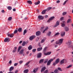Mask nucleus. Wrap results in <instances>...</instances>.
<instances>
[{"instance_id":"19","label":"nucleus","mask_w":73,"mask_h":73,"mask_svg":"<svg viewBox=\"0 0 73 73\" xmlns=\"http://www.w3.org/2000/svg\"><path fill=\"white\" fill-rule=\"evenodd\" d=\"M65 59H64L62 60L60 62V64H63V63H64V62L65 61Z\"/></svg>"},{"instance_id":"61","label":"nucleus","mask_w":73,"mask_h":73,"mask_svg":"<svg viewBox=\"0 0 73 73\" xmlns=\"http://www.w3.org/2000/svg\"><path fill=\"white\" fill-rule=\"evenodd\" d=\"M48 17V16L47 15H46L45 16V18H47V17Z\"/></svg>"},{"instance_id":"21","label":"nucleus","mask_w":73,"mask_h":73,"mask_svg":"<svg viewBox=\"0 0 73 73\" xmlns=\"http://www.w3.org/2000/svg\"><path fill=\"white\" fill-rule=\"evenodd\" d=\"M40 1H38V2H35V5H38V4H40Z\"/></svg>"},{"instance_id":"36","label":"nucleus","mask_w":73,"mask_h":73,"mask_svg":"<svg viewBox=\"0 0 73 73\" xmlns=\"http://www.w3.org/2000/svg\"><path fill=\"white\" fill-rule=\"evenodd\" d=\"M72 66V65H70L69 66H68L67 67H66V68H67V69H68L69 68H71V67Z\"/></svg>"},{"instance_id":"31","label":"nucleus","mask_w":73,"mask_h":73,"mask_svg":"<svg viewBox=\"0 0 73 73\" xmlns=\"http://www.w3.org/2000/svg\"><path fill=\"white\" fill-rule=\"evenodd\" d=\"M64 29L66 31H69V29L67 27H65Z\"/></svg>"},{"instance_id":"64","label":"nucleus","mask_w":73,"mask_h":73,"mask_svg":"<svg viewBox=\"0 0 73 73\" xmlns=\"http://www.w3.org/2000/svg\"><path fill=\"white\" fill-rule=\"evenodd\" d=\"M8 73H13V72H9Z\"/></svg>"},{"instance_id":"20","label":"nucleus","mask_w":73,"mask_h":73,"mask_svg":"<svg viewBox=\"0 0 73 73\" xmlns=\"http://www.w3.org/2000/svg\"><path fill=\"white\" fill-rule=\"evenodd\" d=\"M38 70V68H37L36 69H34L33 71V72L34 73H35L36 72H37V70Z\"/></svg>"},{"instance_id":"26","label":"nucleus","mask_w":73,"mask_h":73,"mask_svg":"<svg viewBox=\"0 0 73 73\" xmlns=\"http://www.w3.org/2000/svg\"><path fill=\"white\" fill-rule=\"evenodd\" d=\"M31 62L30 61H29V62H28L27 63H26L25 64V66H26V65H28L29 64V63Z\"/></svg>"},{"instance_id":"49","label":"nucleus","mask_w":73,"mask_h":73,"mask_svg":"<svg viewBox=\"0 0 73 73\" xmlns=\"http://www.w3.org/2000/svg\"><path fill=\"white\" fill-rule=\"evenodd\" d=\"M23 62V61L22 60H21L19 61V63L20 64H22Z\"/></svg>"},{"instance_id":"15","label":"nucleus","mask_w":73,"mask_h":73,"mask_svg":"<svg viewBox=\"0 0 73 73\" xmlns=\"http://www.w3.org/2000/svg\"><path fill=\"white\" fill-rule=\"evenodd\" d=\"M29 50H31L32 49V46L31 45H30L28 47Z\"/></svg>"},{"instance_id":"53","label":"nucleus","mask_w":73,"mask_h":73,"mask_svg":"<svg viewBox=\"0 0 73 73\" xmlns=\"http://www.w3.org/2000/svg\"><path fill=\"white\" fill-rule=\"evenodd\" d=\"M48 72V70H46L44 72V73H47V72Z\"/></svg>"},{"instance_id":"33","label":"nucleus","mask_w":73,"mask_h":73,"mask_svg":"<svg viewBox=\"0 0 73 73\" xmlns=\"http://www.w3.org/2000/svg\"><path fill=\"white\" fill-rule=\"evenodd\" d=\"M12 19V17H9L8 19V21H11Z\"/></svg>"},{"instance_id":"40","label":"nucleus","mask_w":73,"mask_h":73,"mask_svg":"<svg viewBox=\"0 0 73 73\" xmlns=\"http://www.w3.org/2000/svg\"><path fill=\"white\" fill-rule=\"evenodd\" d=\"M60 35V33H57L55 34V35L54 36H57V35Z\"/></svg>"},{"instance_id":"1","label":"nucleus","mask_w":73,"mask_h":73,"mask_svg":"<svg viewBox=\"0 0 73 73\" xmlns=\"http://www.w3.org/2000/svg\"><path fill=\"white\" fill-rule=\"evenodd\" d=\"M63 40H64V39L62 38L58 40V41H57L56 42V44H62L63 42Z\"/></svg>"},{"instance_id":"18","label":"nucleus","mask_w":73,"mask_h":73,"mask_svg":"<svg viewBox=\"0 0 73 73\" xmlns=\"http://www.w3.org/2000/svg\"><path fill=\"white\" fill-rule=\"evenodd\" d=\"M44 59H42L40 60L39 61V63L40 64H41L43 62H44Z\"/></svg>"},{"instance_id":"57","label":"nucleus","mask_w":73,"mask_h":73,"mask_svg":"<svg viewBox=\"0 0 73 73\" xmlns=\"http://www.w3.org/2000/svg\"><path fill=\"white\" fill-rule=\"evenodd\" d=\"M5 11L4 10H3L1 11V12L2 13H4V12Z\"/></svg>"},{"instance_id":"50","label":"nucleus","mask_w":73,"mask_h":73,"mask_svg":"<svg viewBox=\"0 0 73 73\" xmlns=\"http://www.w3.org/2000/svg\"><path fill=\"white\" fill-rule=\"evenodd\" d=\"M53 61V59H51L49 60V61H50V62H51L52 61Z\"/></svg>"},{"instance_id":"24","label":"nucleus","mask_w":73,"mask_h":73,"mask_svg":"<svg viewBox=\"0 0 73 73\" xmlns=\"http://www.w3.org/2000/svg\"><path fill=\"white\" fill-rule=\"evenodd\" d=\"M29 71V70H28V69L25 70L24 71V73H28Z\"/></svg>"},{"instance_id":"23","label":"nucleus","mask_w":73,"mask_h":73,"mask_svg":"<svg viewBox=\"0 0 73 73\" xmlns=\"http://www.w3.org/2000/svg\"><path fill=\"white\" fill-rule=\"evenodd\" d=\"M23 52H24V49H22L20 51L19 54H23Z\"/></svg>"},{"instance_id":"43","label":"nucleus","mask_w":73,"mask_h":73,"mask_svg":"<svg viewBox=\"0 0 73 73\" xmlns=\"http://www.w3.org/2000/svg\"><path fill=\"white\" fill-rule=\"evenodd\" d=\"M35 51H36V48L33 49L32 50L33 52H35Z\"/></svg>"},{"instance_id":"63","label":"nucleus","mask_w":73,"mask_h":73,"mask_svg":"<svg viewBox=\"0 0 73 73\" xmlns=\"http://www.w3.org/2000/svg\"><path fill=\"white\" fill-rule=\"evenodd\" d=\"M22 41H20L19 42V44H21L22 43Z\"/></svg>"},{"instance_id":"54","label":"nucleus","mask_w":73,"mask_h":73,"mask_svg":"<svg viewBox=\"0 0 73 73\" xmlns=\"http://www.w3.org/2000/svg\"><path fill=\"white\" fill-rule=\"evenodd\" d=\"M46 49H47V47H46L44 48V51H45V50H46Z\"/></svg>"},{"instance_id":"8","label":"nucleus","mask_w":73,"mask_h":73,"mask_svg":"<svg viewBox=\"0 0 73 73\" xmlns=\"http://www.w3.org/2000/svg\"><path fill=\"white\" fill-rule=\"evenodd\" d=\"M62 24L61 26L62 27H64L65 26V23L66 22L65 21L62 22Z\"/></svg>"},{"instance_id":"45","label":"nucleus","mask_w":73,"mask_h":73,"mask_svg":"<svg viewBox=\"0 0 73 73\" xmlns=\"http://www.w3.org/2000/svg\"><path fill=\"white\" fill-rule=\"evenodd\" d=\"M58 69L60 70V71H62V70L61 68L60 67H58Z\"/></svg>"},{"instance_id":"51","label":"nucleus","mask_w":73,"mask_h":73,"mask_svg":"<svg viewBox=\"0 0 73 73\" xmlns=\"http://www.w3.org/2000/svg\"><path fill=\"white\" fill-rule=\"evenodd\" d=\"M51 34V32H49V33L48 34V36H49L50 35V34Z\"/></svg>"},{"instance_id":"58","label":"nucleus","mask_w":73,"mask_h":73,"mask_svg":"<svg viewBox=\"0 0 73 73\" xmlns=\"http://www.w3.org/2000/svg\"><path fill=\"white\" fill-rule=\"evenodd\" d=\"M60 1H59V0H58L56 1V3H60Z\"/></svg>"},{"instance_id":"47","label":"nucleus","mask_w":73,"mask_h":73,"mask_svg":"<svg viewBox=\"0 0 73 73\" xmlns=\"http://www.w3.org/2000/svg\"><path fill=\"white\" fill-rule=\"evenodd\" d=\"M64 17H62L60 19V20L62 21V20H63V19H64Z\"/></svg>"},{"instance_id":"37","label":"nucleus","mask_w":73,"mask_h":73,"mask_svg":"<svg viewBox=\"0 0 73 73\" xmlns=\"http://www.w3.org/2000/svg\"><path fill=\"white\" fill-rule=\"evenodd\" d=\"M17 32H18V31H17V30H15L14 31V34H16V33H17Z\"/></svg>"},{"instance_id":"52","label":"nucleus","mask_w":73,"mask_h":73,"mask_svg":"<svg viewBox=\"0 0 73 73\" xmlns=\"http://www.w3.org/2000/svg\"><path fill=\"white\" fill-rule=\"evenodd\" d=\"M16 49H14L13 50V53H15V52H16Z\"/></svg>"},{"instance_id":"6","label":"nucleus","mask_w":73,"mask_h":73,"mask_svg":"<svg viewBox=\"0 0 73 73\" xmlns=\"http://www.w3.org/2000/svg\"><path fill=\"white\" fill-rule=\"evenodd\" d=\"M60 25V21H57L56 22V24L54 26V27H57L58 25Z\"/></svg>"},{"instance_id":"10","label":"nucleus","mask_w":73,"mask_h":73,"mask_svg":"<svg viewBox=\"0 0 73 73\" xmlns=\"http://www.w3.org/2000/svg\"><path fill=\"white\" fill-rule=\"evenodd\" d=\"M35 37V36H30L29 38V39L30 40H32Z\"/></svg>"},{"instance_id":"14","label":"nucleus","mask_w":73,"mask_h":73,"mask_svg":"<svg viewBox=\"0 0 73 73\" xmlns=\"http://www.w3.org/2000/svg\"><path fill=\"white\" fill-rule=\"evenodd\" d=\"M42 49V47H39L37 48V51H40V50H41Z\"/></svg>"},{"instance_id":"13","label":"nucleus","mask_w":73,"mask_h":73,"mask_svg":"<svg viewBox=\"0 0 73 73\" xmlns=\"http://www.w3.org/2000/svg\"><path fill=\"white\" fill-rule=\"evenodd\" d=\"M46 68V67H44L43 68H42L41 70V72H44V71L45 70Z\"/></svg>"},{"instance_id":"35","label":"nucleus","mask_w":73,"mask_h":73,"mask_svg":"<svg viewBox=\"0 0 73 73\" xmlns=\"http://www.w3.org/2000/svg\"><path fill=\"white\" fill-rule=\"evenodd\" d=\"M45 39H42L40 42L41 43H43V42H44L45 41Z\"/></svg>"},{"instance_id":"5","label":"nucleus","mask_w":73,"mask_h":73,"mask_svg":"<svg viewBox=\"0 0 73 73\" xmlns=\"http://www.w3.org/2000/svg\"><path fill=\"white\" fill-rule=\"evenodd\" d=\"M38 18L39 20H43L44 19V17L42 16V15H39L38 16Z\"/></svg>"},{"instance_id":"46","label":"nucleus","mask_w":73,"mask_h":73,"mask_svg":"<svg viewBox=\"0 0 73 73\" xmlns=\"http://www.w3.org/2000/svg\"><path fill=\"white\" fill-rule=\"evenodd\" d=\"M18 64V63H15L14 64V66H17V65Z\"/></svg>"},{"instance_id":"38","label":"nucleus","mask_w":73,"mask_h":73,"mask_svg":"<svg viewBox=\"0 0 73 73\" xmlns=\"http://www.w3.org/2000/svg\"><path fill=\"white\" fill-rule=\"evenodd\" d=\"M21 49V46H20L18 48V51L19 52V51H20Z\"/></svg>"},{"instance_id":"12","label":"nucleus","mask_w":73,"mask_h":73,"mask_svg":"<svg viewBox=\"0 0 73 73\" xmlns=\"http://www.w3.org/2000/svg\"><path fill=\"white\" fill-rule=\"evenodd\" d=\"M59 62H60V59L59 58H58L55 61V63L56 64H58Z\"/></svg>"},{"instance_id":"34","label":"nucleus","mask_w":73,"mask_h":73,"mask_svg":"<svg viewBox=\"0 0 73 73\" xmlns=\"http://www.w3.org/2000/svg\"><path fill=\"white\" fill-rule=\"evenodd\" d=\"M26 44V42H23V44H22V46H25V45Z\"/></svg>"},{"instance_id":"30","label":"nucleus","mask_w":73,"mask_h":73,"mask_svg":"<svg viewBox=\"0 0 73 73\" xmlns=\"http://www.w3.org/2000/svg\"><path fill=\"white\" fill-rule=\"evenodd\" d=\"M27 33V30L25 29L24 30V32H23V35H25V34Z\"/></svg>"},{"instance_id":"55","label":"nucleus","mask_w":73,"mask_h":73,"mask_svg":"<svg viewBox=\"0 0 73 73\" xmlns=\"http://www.w3.org/2000/svg\"><path fill=\"white\" fill-rule=\"evenodd\" d=\"M14 73H18V70H16L15 71Z\"/></svg>"},{"instance_id":"42","label":"nucleus","mask_w":73,"mask_h":73,"mask_svg":"<svg viewBox=\"0 0 73 73\" xmlns=\"http://www.w3.org/2000/svg\"><path fill=\"white\" fill-rule=\"evenodd\" d=\"M71 20V19H69L67 21V23H70V21Z\"/></svg>"},{"instance_id":"59","label":"nucleus","mask_w":73,"mask_h":73,"mask_svg":"<svg viewBox=\"0 0 73 73\" xmlns=\"http://www.w3.org/2000/svg\"><path fill=\"white\" fill-rule=\"evenodd\" d=\"M54 40H52L51 41V42H54Z\"/></svg>"},{"instance_id":"28","label":"nucleus","mask_w":73,"mask_h":73,"mask_svg":"<svg viewBox=\"0 0 73 73\" xmlns=\"http://www.w3.org/2000/svg\"><path fill=\"white\" fill-rule=\"evenodd\" d=\"M22 31V29L21 28H19L18 29V31L19 32H21Z\"/></svg>"},{"instance_id":"3","label":"nucleus","mask_w":73,"mask_h":73,"mask_svg":"<svg viewBox=\"0 0 73 73\" xmlns=\"http://www.w3.org/2000/svg\"><path fill=\"white\" fill-rule=\"evenodd\" d=\"M54 18V17H52L48 20V22L50 23V21H51Z\"/></svg>"},{"instance_id":"22","label":"nucleus","mask_w":73,"mask_h":73,"mask_svg":"<svg viewBox=\"0 0 73 73\" xmlns=\"http://www.w3.org/2000/svg\"><path fill=\"white\" fill-rule=\"evenodd\" d=\"M46 9H44L43 11H42V14H44V13H45V12H46Z\"/></svg>"},{"instance_id":"27","label":"nucleus","mask_w":73,"mask_h":73,"mask_svg":"<svg viewBox=\"0 0 73 73\" xmlns=\"http://www.w3.org/2000/svg\"><path fill=\"white\" fill-rule=\"evenodd\" d=\"M52 8L51 7H49L47 8L46 10V11H49V10H50V9H51Z\"/></svg>"},{"instance_id":"32","label":"nucleus","mask_w":73,"mask_h":73,"mask_svg":"<svg viewBox=\"0 0 73 73\" xmlns=\"http://www.w3.org/2000/svg\"><path fill=\"white\" fill-rule=\"evenodd\" d=\"M7 9H9V10H11L12 9V7L11 6H9L7 7Z\"/></svg>"},{"instance_id":"48","label":"nucleus","mask_w":73,"mask_h":73,"mask_svg":"<svg viewBox=\"0 0 73 73\" xmlns=\"http://www.w3.org/2000/svg\"><path fill=\"white\" fill-rule=\"evenodd\" d=\"M67 1H68L66 0V1L63 4V5H65V4H66V2H67Z\"/></svg>"},{"instance_id":"62","label":"nucleus","mask_w":73,"mask_h":73,"mask_svg":"<svg viewBox=\"0 0 73 73\" xmlns=\"http://www.w3.org/2000/svg\"><path fill=\"white\" fill-rule=\"evenodd\" d=\"M57 46H58V45H56L55 46V48H57Z\"/></svg>"},{"instance_id":"4","label":"nucleus","mask_w":73,"mask_h":73,"mask_svg":"<svg viewBox=\"0 0 73 73\" xmlns=\"http://www.w3.org/2000/svg\"><path fill=\"white\" fill-rule=\"evenodd\" d=\"M42 55V54L41 52H40L37 55V57L38 58H40L41 57V55Z\"/></svg>"},{"instance_id":"39","label":"nucleus","mask_w":73,"mask_h":73,"mask_svg":"<svg viewBox=\"0 0 73 73\" xmlns=\"http://www.w3.org/2000/svg\"><path fill=\"white\" fill-rule=\"evenodd\" d=\"M66 13H67L66 12H64L62 13V15L63 16L64 15H66Z\"/></svg>"},{"instance_id":"25","label":"nucleus","mask_w":73,"mask_h":73,"mask_svg":"<svg viewBox=\"0 0 73 73\" xmlns=\"http://www.w3.org/2000/svg\"><path fill=\"white\" fill-rule=\"evenodd\" d=\"M27 2L30 4H32V2L31 1H27Z\"/></svg>"},{"instance_id":"9","label":"nucleus","mask_w":73,"mask_h":73,"mask_svg":"<svg viewBox=\"0 0 73 73\" xmlns=\"http://www.w3.org/2000/svg\"><path fill=\"white\" fill-rule=\"evenodd\" d=\"M40 35H41V33L39 31H38L36 33V35L37 36H40Z\"/></svg>"},{"instance_id":"16","label":"nucleus","mask_w":73,"mask_h":73,"mask_svg":"<svg viewBox=\"0 0 73 73\" xmlns=\"http://www.w3.org/2000/svg\"><path fill=\"white\" fill-rule=\"evenodd\" d=\"M14 69V68L13 67V66L11 67L10 68V69H9L10 72L12 71Z\"/></svg>"},{"instance_id":"7","label":"nucleus","mask_w":73,"mask_h":73,"mask_svg":"<svg viewBox=\"0 0 73 73\" xmlns=\"http://www.w3.org/2000/svg\"><path fill=\"white\" fill-rule=\"evenodd\" d=\"M8 36H10V37H13L14 36V34L13 33L10 34H9L7 35Z\"/></svg>"},{"instance_id":"60","label":"nucleus","mask_w":73,"mask_h":73,"mask_svg":"<svg viewBox=\"0 0 73 73\" xmlns=\"http://www.w3.org/2000/svg\"><path fill=\"white\" fill-rule=\"evenodd\" d=\"M13 11H14V12H15V11H16V9H13Z\"/></svg>"},{"instance_id":"11","label":"nucleus","mask_w":73,"mask_h":73,"mask_svg":"<svg viewBox=\"0 0 73 73\" xmlns=\"http://www.w3.org/2000/svg\"><path fill=\"white\" fill-rule=\"evenodd\" d=\"M51 53H52V52H47V53H44V54L45 55H50V54H51Z\"/></svg>"},{"instance_id":"2","label":"nucleus","mask_w":73,"mask_h":73,"mask_svg":"<svg viewBox=\"0 0 73 73\" xmlns=\"http://www.w3.org/2000/svg\"><path fill=\"white\" fill-rule=\"evenodd\" d=\"M10 39L9 38H6L4 40V42H9L10 41Z\"/></svg>"},{"instance_id":"17","label":"nucleus","mask_w":73,"mask_h":73,"mask_svg":"<svg viewBox=\"0 0 73 73\" xmlns=\"http://www.w3.org/2000/svg\"><path fill=\"white\" fill-rule=\"evenodd\" d=\"M65 35V32H62L61 35V36H64Z\"/></svg>"},{"instance_id":"44","label":"nucleus","mask_w":73,"mask_h":73,"mask_svg":"<svg viewBox=\"0 0 73 73\" xmlns=\"http://www.w3.org/2000/svg\"><path fill=\"white\" fill-rule=\"evenodd\" d=\"M54 73H57V72H58V70H55L54 71Z\"/></svg>"},{"instance_id":"41","label":"nucleus","mask_w":73,"mask_h":73,"mask_svg":"<svg viewBox=\"0 0 73 73\" xmlns=\"http://www.w3.org/2000/svg\"><path fill=\"white\" fill-rule=\"evenodd\" d=\"M50 64V62L49 61L47 62V65H49Z\"/></svg>"},{"instance_id":"56","label":"nucleus","mask_w":73,"mask_h":73,"mask_svg":"<svg viewBox=\"0 0 73 73\" xmlns=\"http://www.w3.org/2000/svg\"><path fill=\"white\" fill-rule=\"evenodd\" d=\"M9 63L10 64H12V60H10L9 61Z\"/></svg>"},{"instance_id":"29","label":"nucleus","mask_w":73,"mask_h":73,"mask_svg":"<svg viewBox=\"0 0 73 73\" xmlns=\"http://www.w3.org/2000/svg\"><path fill=\"white\" fill-rule=\"evenodd\" d=\"M48 27H47L45 29V30H44L43 31V33H45V32L46 31H47V30H48Z\"/></svg>"}]
</instances>
